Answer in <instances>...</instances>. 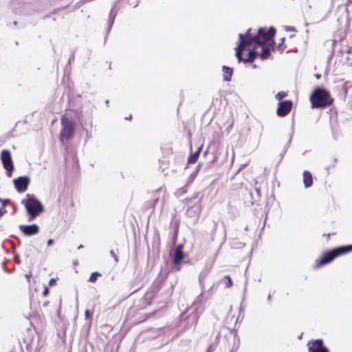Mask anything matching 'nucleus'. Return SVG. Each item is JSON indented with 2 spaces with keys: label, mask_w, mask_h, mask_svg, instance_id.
<instances>
[{
  "label": "nucleus",
  "mask_w": 352,
  "mask_h": 352,
  "mask_svg": "<svg viewBox=\"0 0 352 352\" xmlns=\"http://www.w3.org/2000/svg\"><path fill=\"white\" fill-rule=\"evenodd\" d=\"M251 30L249 29L245 34L239 35V42L235 48L238 61L253 63L258 55L262 60L272 58L271 51H274L276 29L260 28L256 35H253Z\"/></svg>",
  "instance_id": "1"
},
{
  "label": "nucleus",
  "mask_w": 352,
  "mask_h": 352,
  "mask_svg": "<svg viewBox=\"0 0 352 352\" xmlns=\"http://www.w3.org/2000/svg\"><path fill=\"white\" fill-rule=\"evenodd\" d=\"M309 100L312 109H324L331 105L334 99L328 90L317 87L311 92Z\"/></svg>",
  "instance_id": "2"
},
{
  "label": "nucleus",
  "mask_w": 352,
  "mask_h": 352,
  "mask_svg": "<svg viewBox=\"0 0 352 352\" xmlns=\"http://www.w3.org/2000/svg\"><path fill=\"white\" fill-rule=\"evenodd\" d=\"M352 252V245H342L323 253L315 261L314 267L319 268L333 261L336 258Z\"/></svg>",
  "instance_id": "3"
},
{
  "label": "nucleus",
  "mask_w": 352,
  "mask_h": 352,
  "mask_svg": "<svg viewBox=\"0 0 352 352\" xmlns=\"http://www.w3.org/2000/svg\"><path fill=\"white\" fill-rule=\"evenodd\" d=\"M71 118L72 116L69 115L67 112L60 117L61 129L58 138L63 144L71 140L75 133L74 124Z\"/></svg>",
  "instance_id": "4"
},
{
  "label": "nucleus",
  "mask_w": 352,
  "mask_h": 352,
  "mask_svg": "<svg viewBox=\"0 0 352 352\" xmlns=\"http://www.w3.org/2000/svg\"><path fill=\"white\" fill-rule=\"evenodd\" d=\"M22 204L25 206L28 214V221H33L44 210L41 202L33 195H26V199L22 200Z\"/></svg>",
  "instance_id": "5"
},
{
  "label": "nucleus",
  "mask_w": 352,
  "mask_h": 352,
  "mask_svg": "<svg viewBox=\"0 0 352 352\" xmlns=\"http://www.w3.org/2000/svg\"><path fill=\"white\" fill-rule=\"evenodd\" d=\"M1 159L3 168L11 173L14 170V164L10 151L8 150H3L1 152Z\"/></svg>",
  "instance_id": "6"
},
{
  "label": "nucleus",
  "mask_w": 352,
  "mask_h": 352,
  "mask_svg": "<svg viewBox=\"0 0 352 352\" xmlns=\"http://www.w3.org/2000/svg\"><path fill=\"white\" fill-rule=\"evenodd\" d=\"M293 107L292 100L280 101L278 104L276 114L279 117H285L289 113Z\"/></svg>",
  "instance_id": "7"
},
{
  "label": "nucleus",
  "mask_w": 352,
  "mask_h": 352,
  "mask_svg": "<svg viewBox=\"0 0 352 352\" xmlns=\"http://www.w3.org/2000/svg\"><path fill=\"white\" fill-rule=\"evenodd\" d=\"M30 179L28 176H21L13 180L14 187L17 192H24L30 184Z\"/></svg>",
  "instance_id": "8"
},
{
  "label": "nucleus",
  "mask_w": 352,
  "mask_h": 352,
  "mask_svg": "<svg viewBox=\"0 0 352 352\" xmlns=\"http://www.w3.org/2000/svg\"><path fill=\"white\" fill-rule=\"evenodd\" d=\"M307 346L309 352H329L321 339L309 341Z\"/></svg>",
  "instance_id": "9"
},
{
  "label": "nucleus",
  "mask_w": 352,
  "mask_h": 352,
  "mask_svg": "<svg viewBox=\"0 0 352 352\" xmlns=\"http://www.w3.org/2000/svg\"><path fill=\"white\" fill-rule=\"evenodd\" d=\"M19 230L20 231L25 235V236H32L35 235L38 233L39 232V226L36 224H32V225H21L19 226Z\"/></svg>",
  "instance_id": "10"
},
{
  "label": "nucleus",
  "mask_w": 352,
  "mask_h": 352,
  "mask_svg": "<svg viewBox=\"0 0 352 352\" xmlns=\"http://www.w3.org/2000/svg\"><path fill=\"white\" fill-rule=\"evenodd\" d=\"M184 257V252L182 250V246L179 245L176 248L173 256V263L176 266H179L182 262V260ZM180 267H177V270H179Z\"/></svg>",
  "instance_id": "11"
},
{
  "label": "nucleus",
  "mask_w": 352,
  "mask_h": 352,
  "mask_svg": "<svg viewBox=\"0 0 352 352\" xmlns=\"http://www.w3.org/2000/svg\"><path fill=\"white\" fill-rule=\"evenodd\" d=\"M303 184L305 188H309L313 184V177L311 173L308 170L303 172Z\"/></svg>",
  "instance_id": "12"
},
{
  "label": "nucleus",
  "mask_w": 352,
  "mask_h": 352,
  "mask_svg": "<svg viewBox=\"0 0 352 352\" xmlns=\"http://www.w3.org/2000/svg\"><path fill=\"white\" fill-rule=\"evenodd\" d=\"M223 80L225 81H230L232 76V69L227 67L223 66Z\"/></svg>",
  "instance_id": "13"
},
{
  "label": "nucleus",
  "mask_w": 352,
  "mask_h": 352,
  "mask_svg": "<svg viewBox=\"0 0 352 352\" xmlns=\"http://www.w3.org/2000/svg\"><path fill=\"white\" fill-rule=\"evenodd\" d=\"M201 146L199 147L197 151H196L194 153L191 154L188 159V164H195L197 160H198V157L199 156V154H200V152H201Z\"/></svg>",
  "instance_id": "14"
},
{
  "label": "nucleus",
  "mask_w": 352,
  "mask_h": 352,
  "mask_svg": "<svg viewBox=\"0 0 352 352\" xmlns=\"http://www.w3.org/2000/svg\"><path fill=\"white\" fill-rule=\"evenodd\" d=\"M284 43L285 38H280V43H278L276 46L274 45V50H276L277 51L279 52L280 54H282L286 48V45H285Z\"/></svg>",
  "instance_id": "15"
},
{
  "label": "nucleus",
  "mask_w": 352,
  "mask_h": 352,
  "mask_svg": "<svg viewBox=\"0 0 352 352\" xmlns=\"http://www.w3.org/2000/svg\"><path fill=\"white\" fill-rule=\"evenodd\" d=\"M102 274L98 272H95L91 274L89 281L91 283H95L98 280V278L101 276Z\"/></svg>",
  "instance_id": "16"
},
{
  "label": "nucleus",
  "mask_w": 352,
  "mask_h": 352,
  "mask_svg": "<svg viewBox=\"0 0 352 352\" xmlns=\"http://www.w3.org/2000/svg\"><path fill=\"white\" fill-rule=\"evenodd\" d=\"M223 280L225 287L229 288L232 286V280L230 276H226L223 278Z\"/></svg>",
  "instance_id": "17"
},
{
  "label": "nucleus",
  "mask_w": 352,
  "mask_h": 352,
  "mask_svg": "<svg viewBox=\"0 0 352 352\" xmlns=\"http://www.w3.org/2000/svg\"><path fill=\"white\" fill-rule=\"evenodd\" d=\"M66 198L68 199H70L71 206L74 207V201H72V198L70 195H69L67 194L62 195L61 196H60L58 198V201L61 202L62 201L65 200Z\"/></svg>",
  "instance_id": "18"
},
{
  "label": "nucleus",
  "mask_w": 352,
  "mask_h": 352,
  "mask_svg": "<svg viewBox=\"0 0 352 352\" xmlns=\"http://www.w3.org/2000/svg\"><path fill=\"white\" fill-rule=\"evenodd\" d=\"M287 96V94L286 92L279 91L276 94L275 98H276V99L280 100L281 99L284 98Z\"/></svg>",
  "instance_id": "19"
},
{
  "label": "nucleus",
  "mask_w": 352,
  "mask_h": 352,
  "mask_svg": "<svg viewBox=\"0 0 352 352\" xmlns=\"http://www.w3.org/2000/svg\"><path fill=\"white\" fill-rule=\"evenodd\" d=\"M110 254H111V255L112 256V257H113V258H114L115 261H116V263H118V261H119L118 256H117V254L114 252V251H113V250H111L110 251Z\"/></svg>",
  "instance_id": "20"
},
{
  "label": "nucleus",
  "mask_w": 352,
  "mask_h": 352,
  "mask_svg": "<svg viewBox=\"0 0 352 352\" xmlns=\"http://www.w3.org/2000/svg\"><path fill=\"white\" fill-rule=\"evenodd\" d=\"M0 202L1 203L3 207H5L7 205V204L10 202V199L0 198Z\"/></svg>",
  "instance_id": "21"
},
{
  "label": "nucleus",
  "mask_w": 352,
  "mask_h": 352,
  "mask_svg": "<svg viewBox=\"0 0 352 352\" xmlns=\"http://www.w3.org/2000/svg\"><path fill=\"white\" fill-rule=\"evenodd\" d=\"M49 293H50V290H49L48 287L47 286H45L44 290L42 294L43 296L46 297L47 296L49 295Z\"/></svg>",
  "instance_id": "22"
},
{
  "label": "nucleus",
  "mask_w": 352,
  "mask_h": 352,
  "mask_svg": "<svg viewBox=\"0 0 352 352\" xmlns=\"http://www.w3.org/2000/svg\"><path fill=\"white\" fill-rule=\"evenodd\" d=\"M56 279L55 278H52L50 280L49 285L52 287V286L56 285Z\"/></svg>",
  "instance_id": "23"
},
{
  "label": "nucleus",
  "mask_w": 352,
  "mask_h": 352,
  "mask_svg": "<svg viewBox=\"0 0 352 352\" xmlns=\"http://www.w3.org/2000/svg\"><path fill=\"white\" fill-rule=\"evenodd\" d=\"M91 314H90V311L89 310H86L85 311V317L87 318H91Z\"/></svg>",
  "instance_id": "24"
},
{
  "label": "nucleus",
  "mask_w": 352,
  "mask_h": 352,
  "mask_svg": "<svg viewBox=\"0 0 352 352\" xmlns=\"http://www.w3.org/2000/svg\"><path fill=\"white\" fill-rule=\"evenodd\" d=\"M53 243H54V240H53V239H50L47 241V245L48 246L52 245Z\"/></svg>",
  "instance_id": "25"
},
{
  "label": "nucleus",
  "mask_w": 352,
  "mask_h": 352,
  "mask_svg": "<svg viewBox=\"0 0 352 352\" xmlns=\"http://www.w3.org/2000/svg\"><path fill=\"white\" fill-rule=\"evenodd\" d=\"M346 52L348 54H351V52H352V48H351V47H347V48L346 49Z\"/></svg>",
  "instance_id": "26"
},
{
  "label": "nucleus",
  "mask_w": 352,
  "mask_h": 352,
  "mask_svg": "<svg viewBox=\"0 0 352 352\" xmlns=\"http://www.w3.org/2000/svg\"><path fill=\"white\" fill-rule=\"evenodd\" d=\"M6 212V210H2L1 209H0V218Z\"/></svg>",
  "instance_id": "27"
},
{
  "label": "nucleus",
  "mask_w": 352,
  "mask_h": 352,
  "mask_svg": "<svg viewBox=\"0 0 352 352\" xmlns=\"http://www.w3.org/2000/svg\"><path fill=\"white\" fill-rule=\"evenodd\" d=\"M50 302L48 300L43 302V306L47 307L49 305Z\"/></svg>",
  "instance_id": "28"
},
{
  "label": "nucleus",
  "mask_w": 352,
  "mask_h": 352,
  "mask_svg": "<svg viewBox=\"0 0 352 352\" xmlns=\"http://www.w3.org/2000/svg\"><path fill=\"white\" fill-rule=\"evenodd\" d=\"M157 201H158V198L155 199V200L153 201V207H155V206L157 204Z\"/></svg>",
  "instance_id": "29"
},
{
  "label": "nucleus",
  "mask_w": 352,
  "mask_h": 352,
  "mask_svg": "<svg viewBox=\"0 0 352 352\" xmlns=\"http://www.w3.org/2000/svg\"><path fill=\"white\" fill-rule=\"evenodd\" d=\"M324 236H327V239H329L331 236V234H324Z\"/></svg>",
  "instance_id": "30"
},
{
  "label": "nucleus",
  "mask_w": 352,
  "mask_h": 352,
  "mask_svg": "<svg viewBox=\"0 0 352 352\" xmlns=\"http://www.w3.org/2000/svg\"><path fill=\"white\" fill-rule=\"evenodd\" d=\"M70 3H71V1L69 0V1H68V3H67L64 7H65V8L68 7V6H69V5L70 4Z\"/></svg>",
  "instance_id": "31"
},
{
  "label": "nucleus",
  "mask_w": 352,
  "mask_h": 352,
  "mask_svg": "<svg viewBox=\"0 0 352 352\" xmlns=\"http://www.w3.org/2000/svg\"><path fill=\"white\" fill-rule=\"evenodd\" d=\"M207 352H211L210 349L209 348L207 351Z\"/></svg>",
  "instance_id": "32"
}]
</instances>
